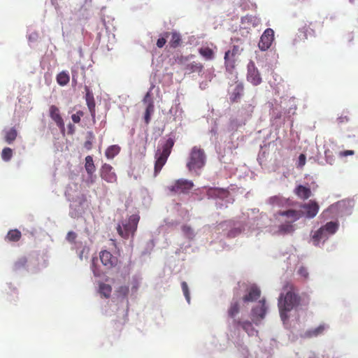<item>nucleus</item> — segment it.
Masks as SVG:
<instances>
[{
	"mask_svg": "<svg viewBox=\"0 0 358 358\" xmlns=\"http://www.w3.org/2000/svg\"><path fill=\"white\" fill-rule=\"evenodd\" d=\"M50 116L52 120L56 123L57 126L62 130H64V122L62 117L59 110L56 106H51L50 107Z\"/></svg>",
	"mask_w": 358,
	"mask_h": 358,
	"instance_id": "dca6fc26",
	"label": "nucleus"
},
{
	"mask_svg": "<svg viewBox=\"0 0 358 358\" xmlns=\"http://www.w3.org/2000/svg\"><path fill=\"white\" fill-rule=\"evenodd\" d=\"M267 307L266 306V299H262L259 301V304L252 308L251 319L255 324L259 323L265 317Z\"/></svg>",
	"mask_w": 358,
	"mask_h": 358,
	"instance_id": "6e6552de",
	"label": "nucleus"
},
{
	"mask_svg": "<svg viewBox=\"0 0 358 358\" xmlns=\"http://www.w3.org/2000/svg\"><path fill=\"white\" fill-rule=\"evenodd\" d=\"M139 221L140 215L138 214L130 215L117 224V234L124 239H128L130 237L133 238L137 231Z\"/></svg>",
	"mask_w": 358,
	"mask_h": 358,
	"instance_id": "20e7f679",
	"label": "nucleus"
},
{
	"mask_svg": "<svg viewBox=\"0 0 358 358\" xmlns=\"http://www.w3.org/2000/svg\"><path fill=\"white\" fill-rule=\"evenodd\" d=\"M99 287L100 294L106 299L110 297L112 292V287L110 285L101 282Z\"/></svg>",
	"mask_w": 358,
	"mask_h": 358,
	"instance_id": "c756f323",
	"label": "nucleus"
},
{
	"mask_svg": "<svg viewBox=\"0 0 358 358\" xmlns=\"http://www.w3.org/2000/svg\"><path fill=\"white\" fill-rule=\"evenodd\" d=\"M187 69L190 70L192 72H201L203 69V66L201 63L198 62H193L188 64Z\"/></svg>",
	"mask_w": 358,
	"mask_h": 358,
	"instance_id": "72a5a7b5",
	"label": "nucleus"
},
{
	"mask_svg": "<svg viewBox=\"0 0 358 358\" xmlns=\"http://www.w3.org/2000/svg\"><path fill=\"white\" fill-rule=\"evenodd\" d=\"M355 154L354 150H348L340 152L339 156L340 157H347L348 155H353Z\"/></svg>",
	"mask_w": 358,
	"mask_h": 358,
	"instance_id": "de8ad7c7",
	"label": "nucleus"
},
{
	"mask_svg": "<svg viewBox=\"0 0 358 358\" xmlns=\"http://www.w3.org/2000/svg\"><path fill=\"white\" fill-rule=\"evenodd\" d=\"M182 231L184 235L189 239H192L194 237V232L193 229L189 225H183L182 227Z\"/></svg>",
	"mask_w": 358,
	"mask_h": 358,
	"instance_id": "e433bc0d",
	"label": "nucleus"
},
{
	"mask_svg": "<svg viewBox=\"0 0 358 358\" xmlns=\"http://www.w3.org/2000/svg\"><path fill=\"white\" fill-rule=\"evenodd\" d=\"M298 273L301 276H302L303 278H307L308 275V272L306 268H305L303 266H301L299 268Z\"/></svg>",
	"mask_w": 358,
	"mask_h": 358,
	"instance_id": "49530a36",
	"label": "nucleus"
},
{
	"mask_svg": "<svg viewBox=\"0 0 358 358\" xmlns=\"http://www.w3.org/2000/svg\"><path fill=\"white\" fill-rule=\"evenodd\" d=\"M351 2H353L352 0H350Z\"/></svg>",
	"mask_w": 358,
	"mask_h": 358,
	"instance_id": "603ef678",
	"label": "nucleus"
},
{
	"mask_svg": "<svg viewBox=\"0 0 358 358\" xmlns=\"http://www.w3.org/2000/svg\"><path fill=\"white\" fill-rule=\"evenodd\" d=\"M329 238V235L327 231L323 230L321 227L315 231L312 236V241L315 246L320 245V243H324Z\"/></svg>",
	"mask_w": 358,
	"mask_h": 358,
	"instance_id": "a211bd4d",
	"label": "nucleus"
},
{
	"mask_svg": "<svg viewBox=\"0 0 358 358\" xmlns=\"http://www.w3.org/2000/svg\"><path fill=\"white\" fill-rule=\"evenodd\" d=\"M206 163V155L200 145H195L189 151L186 166L189 171L199 174V171L204 167Z\"/></svg>",
	"mask_w": 358,
	"mask_h": 358,
	"instance_id": "7ed1b4c3",
	"label": "nucleus"
},
{
	"mask_svg": "<svg viewBox=\"0 0 358 358\" xmlns=\"http://www.w3.org/2000/svg\"><path fill=\"white\" fill-rule=\"evenodd\" d=\"M244 87L242 83L239 81L234 82L230 85L229 90V99L231 103L238 102L243 95Z\"/></svg>",
	"mask_w": 358,
	"mask_h": 358,
	"instance_id": "9d476101",
	"label": "nucleus"
},
{
	"mask_svg": "<svg viewBox=\"0 0 358 358\" xmlns=\"http://www.w3.org/2000/svg\"><path fill=\"white\" fill-rule=\"evenodd\" d=\"M278 215L289 220L278 227V233L283 235L293 233L295 230L294 222L302 217V213L300 210L294 209L279 211Z\"/></svg>",
	"mask_w": 358,
	"mask_h": 358,
	"instance_id": "423d86ee",
	"label": "nucleus"
},
{
	"mask_svg": "<svg viewBox=\"0 0 358 358\" xmlns=\"http://www.w3.org/2000/svg\"><path fill=\"white\" fill-rule=\"evenodd\" d=\"M76 238H77V234L73 231H69L67 234L66 239L69 242H71V243L75 242V240L76 239Z\"/></svg>",
	"mask_w": 358,
	"mask_h": 358,
	"instance_id": "a18cd8bd",
	"label": "nucleus"
},
{
	"mask_svg": "<svg viewBox=\"0 0 358 358\" xmlns=\"http://www.w3.org/2000/svg\"><path fill=\"white\" fill-rule=\"evenodd\" d=\"M194 187L192 181L187 179L176 180L171 185L168 187V189L173 194H187Z\"/></svg>",
	"mask_w": 358,
	"mask_h": 358,
	"instance_id": "0eeeda50",
	"label": "nucleus"
},
{
	"mask_svg": "<svg viewBox=\"0 0 358 358\" xmlns=\"http://www.w3.org/2000/svg\"><path fill=\"white\" fill-rule=\"evenodd\" d=\"M175 144V138L169 136L158 146L155 153L154 177H157L166 164Z\"/></svg>",
	"mask_w": 358,
	"mask_h": 358,
	"instance_id": "f03ea898",
	"label": "nucleus"
},
{
	"mask_svg": "<svg viewBox=\"0 0 358 358\" xmlns=\"http://www.w3.org/2000/svg\"><path fill=\"white\" fill-rule=\"evenodd\" d=\"M240 306L237 300H233L228 309V315L229 317L235 319L236 315L239 313Z\"/></svg>",
	"mask_w": 358,
	"mask_h": 358,
	"instance_id": "b1692460",
	"label": "nucleus"
},
{
	"mask_svg": "<svg viewBox=\"0 0 358 358\" xmlns=\"http://www.w3.org/2000/svg\"><path fill=\"white\" fill-rule=\"evenodd\" d=\"M85 101L87 100H90L91 99H94V94L90 90V87L87 85L85 86Z\"/></svg>",
	"mask_w": 358,
	"mask_h": 358,
	"instance_id": "37998d69",
	"label": "nucleus"
},
{
	"mask_svg": "<svg viewBox=\"0 0 358 358\" xmlns=\"http://www.w3.org/2000/svg\"><path fill=\"white\" fill-rule=\"evenodd\" d=\"M153 111H154V104H153V102L152 101H150L149 103L148 104L147 107H146L145 112V115H144V120H145V123L146 124H148L150 123V117H151V115L153 113Z\"/></svg>",
	"mask_w": 358,
	"mask_h": 358,
	"instance_id": "7c9ffc66",
	"label": "nucleus"
},
{
	"mask_svg": "<svg viewBox=\"0 0 358 358\" xmlns=\"http://www.w3.org/2000/svg\"><path fill=\"white\" fill-rule=\"evenodd\" d=\"M13 157V150L10 148H5L1 152V158L5 162H8Z\"/></svg>",
	"mask_w": 358,
	"mask_h": 358,
	"instance_id": "4c0bfd02",
	"label": "nucleus"
},
{
	"mask_svg": "<svg viewBox=\"0 0 358 358\" xmlns=\"http://www.w3.org/2000/svg\"><path fill=\"white\" fill-rule=\"evenodd\" d=\"M181 287H182V289L183 294H184L187 301L188 302H189V301H190V296H189V288H188V285H187V282H182L181 283Z\"/></svg>",
	"mask_w": 358,
	"mask_h": 358,
	"instance_id": "a19ab883",
	"label": "nucleus"
},
{
	"mask_svg": "<svg viewBox=\"0 0 358 358\" xmlns=\"http://www.w3.org/2000/svg\"><path fill=\"white\" fill-rule=\"evenodd\" d=\"M85 168L88 176H92L95 172L96 167L94 164L93 158L92 156L88 155L85 157Z\"/></svg>",
	"mask_w": 358,
	"mask_h": 358,
	"instance_id": "5701e85b",
	"label": "nucleus"
},
{
	"mask_svg": "<svg viewBox=\"0 0 358 358\" xmlns=\"http://www.w3.org/2000/svg\"><path fill=\"white\" fill-rule=\"evenodd\" d=\"M86 104L87 106V108L89 109V111L90 113V115L92 116V120L94 121L95 116H96V103L95 100L94 99H91L90 100H87L86 101Z\"/></svg>",
	"mask_w": 358,
	"mask_h": 358,
	"instance_id": "f704fd0d",
	"label": "nucleus"
},
{
	"mask_svg": "<svg viewBox=\"0 0 358 358\" xmlns=\"http://www.w3.org/2000/svg\"><path fill=\"white\" fill-rule=\"evenodd\" d=\"M101 263L107 268H112L117 265L118 259L113 256L109 251L103 250L99 255Z\"/></svg>",
	"mask_w": 358,
	"mask_h": 358,
	"instance_id": "ddd939ff",
	"label": "nucleus"
},
{
	"mask_svg": "<svg viewBox=\"0 0 358 358\" xmlns=\"http://www.w3.org/2000/svg\"><path fill=\"white\" fill-rule=\"evenodd\" d=\"M233 324L236 327H241L249 336L257 335L258 334V331L254 328L252 322L248 320L234 319Z\"/></svg>",
	"mask_w": 358,
	"mask_h": 358,
	"instance_id": "4468645a",
	"label": "nucleus"
},
{
	"mask_svg": "<svg viewBox=\"0 0 358 358\" xmlns=\"http://www.w3.org/2000/svg\"><path fill=\"white\" fill-rule=\"evenodd\" d=\"M248 80L253 85H258L262 83V78L258 69L255 67L253 62H250L248 64Z\"/></svg>",
	"mask_w": 358,
	"mask_h": 358,
	"instance_id": "f8f14e48",
	"label": "nucleus"
},
{
	"mask_svg": "<svg viewBox=\"0 0 358 358\" xmlns=\"http://www.w3.org/2000/svg\"><path fill=\"white\" fill-rule=\"evenodd\" d=\"M84 113L81 110L78 111L76 113L71 115V119L74 123H78L80 121L81 117H83Z\"/></svg>",
	"mask_w": 358,
	"mask_h": 358,
	"instance_id": "79ce46f5",
	"label": "nucleus"
},
{
	"mask_svg": "<svg viewBox=\"0 0 358 358\" xmlns=\"http://www.w3.org/2000/svg\"><path fill=\"white\" fill-rule=\"evenodd\" d=\"M232 41L234 44L231 48L225 52L224 57V66L227 71H231L234 69L238 57L244 50L243 40L235 37L232 39Z\"/></svg>",
	"mask_w": 358,
	"mask_h": 358,
	"instance_id": "39448f33",
	"label": "nucleus"
},
{
	"mask_svg": "<svg viewBox=\"0 0 358 358\" xmlns=\"http://www.w3.org/2000/svg\"><path fill=\"white\" fill-rule=\"evenodd\" d=\"M260 289L257 286L253 285L248 288V294L243 297V301L245 303L255 301L260 297Z\"/></svg>",
	"mask_w": 358,
	"mask_h": 358,
	"instance_id": "f3484780",
	"label": "nucleus"
},
{
	"mask_svg": "<svg viewBox=\"0 0 358 358\" xmlns=\"http://www.w3.org/2000/svg\"><path fill=\"white\" fill-rule=\"evenodd\" d=\"M56 79L59 85L65 86L69 83L70 77L66 71H63L57 74Z\"/></svg>",
	"mask_w": 358,
	"mask_h": 358,
	"instance_id": "bb28decb",
	"label": "nucleus"
},
{
	"mask_svg": "<svg viewBox=\"0 0 358 358\" xmlns=\"http://www.w3.org/2000/svg\"><path fill=\"white\" fill-rule=\"evenodd\" d=\"M113 167L108 164H104L101 169V177L108 182H114L117 180V176L112 171Z\"/></svg>",
	"mask_w": 358,
	"mask_h": 358,
	"instance_id": "2eb2a0df",
	"label": "nucleus"
},
{
	"mask_svg": "<svg viewBox=\"0 0 358 358\" xmlns=\"http://www.w3.org/2000/svg\"><path fill=\"white\" fill-rule=\"evenodd\" d=\"M120 151V148L117 145H113L109 146L105 152V155L108 159H113L115 157Z\"/></svg>",
	"mask_w": 358,
	"mask_h": 358,
	"instance_id": "cd10ccee",
	"label": "nucleus"
},
{
	"mask_svg": "<svg viewBox=\"0 0 358 358\" xmlns=\"http://www.w3.org/2000/svg\"><path fill=\"white\" fill-rule=\"evenodd\" d=\"M94 140V135L92 131H89L86 136V141L84 143V148L87 150H90L92 148L93 142Z\"/></svg>",
	"mask_w": 358,
	"mask_h": 358,
	"instance_id": "473e14b6",
	"label": "nucleus"
},
{
	"mask_svg": "<svg viewBox=\"0 0 358 358\" xmlns=\"http://www.w3.org/2000/svg\"><path fill=\"white\" fill-rule=\"evenodd\" d=\"M17 135V131L14 128H11L7 131L5 134V141L8 144L12 143L16 138Z\"/></svg>",
	"mask_w": 358,
	"mask_h": 358,
	"instance_id": "2f4dec72",
	"label": "nucleus"
},
{
	"mask_svg": "<svg viewBox=\"0 0 358 358\" xmlns=\"http://www.w3.org/2000/svg\"><path fill=\"white\" fill-rule=\"evenodd\" d=\"M170 36V33L169 32H166V33H164L162 36V37H160L157 41V46L159 48H162L164 47V45L166 44V39L169 37Z\"/></svg>",
	"mask_w": 358,
	"mask_h": 358,
	"instance_id": "ea45409f",
	"label": "nucleus"
},
{
	"mask_svg": "<svg viewBox=\"0 0 358 358\" xmlns=\"http://www.w3.org/2000/svg\"><path fill=\"white\" fill-rule=\"evenodd\" d=\"M321 228L327 231V234L330 236L336 232L338 228V224L336 222H329L325 225L321 227Z\"/></svg>",
	"mask_w": 358,
	"mask_h": 358,
	"instance_id": "a878e982",
	"label": "nucleus"
},
{
	"mask_svg": "<svg viewBox=\"0 0 358 358\" xmlns=\"http://www.w3.org/2000/svg\"><path fill=\"white\" fill-rule=\"evenodd\" d=\"M312 24L307 25L306 24L304 27H303L300 31L302 33H300V35L299 36V38L301 37V39L306 40L308 38V36H315V30L311 27Z\"/></svg>",
	"mask_w": 358,
	"mask_h": 358,
	"instance_id": "4be33fe9",
	"label": "nucleus"
},
{
	"mask_svg": "<svg viewBox=\"0 0 358 358\" xmlns=\"http://www.w3.org/2000/svg\"><path fill=\"white\" fill-rule=\"evenodd\" d=\"M300 303L301 297L296 288L292 283L287 282L284 285L282 292L278 300V307L281 320L285 322L289 318L288 313L297 308Z\"/></svg>",
	"mask_w": 358,
	"mask_h": 358,
	"instance_id": "f257e3e1",
	"label": "nucleus"
},
{
	"mask_svg": "<svg viewBox=\"0 0 358 358\" xmlns=\"http://www.w3.org/2000/svg\"><path fill=\"white\" fill-rule=\"evenodd\" d=\"M199 54L206 60H212L215 57V52L209 47H201L199 49Z\"/></svg>",
	"mask_w": 358,
	"mask_h": 358,
	"instance_id": "393cba45",
	"label": "nucleus"
},
{
	"mask_svg": "<svg viewBox=\"0 0 358 358\" xmlns=\"http://www.w3.org/2000/svg\"><path fill=\"white\" fill-rule=\"evenodd\" d=\"M301 207L304 210L303 212L300 210L302 213V216L304 215L308 219L315 217L320 209L318 203L313 200H310L309 202L301 205Z\"/></svg>",
	"mask_w": 358,
	"mask_h": 358,
	"instance_id": "9b49d317",
	"label": "nucleus"
},
{
	"mask_svg": "<svg viewBox=\"0 0 358 358\" xmlns=\"http://www.w3.org/2000/svg\"><path fill=\"white\" fill-rule=\"evenodd\" d=\"M339 120H340V122H343V117H340V118H339Z\"/></svg>",
	"mask_w": 358,
	"mask_h": 358,
	"instance_id": "3c124183",
	"label": "nucleus"
},
{
	"mask_svg": "<svg viewBox=\"0 0 358 358\" xmlns=\"http://www.w3.org/2000/svg\"><path fill=\"white\" fill-rule=\"evenodd\" d=\"M274 41V31L272 29H266L258 43L259 49L262 51L267 50L272 45Z\"/></svg>",
	"mask_w": 358,
	"mask_h": 358,
	"instance_id": "1a4fd4ad",
	"label": "nucleus"
},
{
	"mask_svg": "<svg viewBox=\"0 0 358 358\" xmlns=\"http://www.w3.org/2000/svg\"><path fill=\"white\" fill-rule=\"evenodd\" d=\"M170 36H171L169 41L170 46L173 48L178 47L181 43L180 35L177 32H171L170 33Z\"/></svg>",
	"mask_w": 358,
	"mask_h": 358,
	"instance_id": "c85d7f7f",
	"label": "nucleus"
},
{
	"mask_svg": "<svg viewBox=\"0 0 358 358\" xmlns=\"http://www.w3.org/2000/svg\"><path fill=\"white\" fill-rule=\"evenodd\" d=\"M148 97H150V92H148L146 94V95L145 96V98H144V101L146 102L147 101V99H148Z\"/></svg>",
	"mask_w": 358,
	"mask_h": 358,
	"instance_id": "09e8293b",
	"label": "nucleus"
},
{
	"mask_svg": "<svg viewBox=\"0 0 358 358\" xmlns=\"http://www.w3.org/2000/svg\"><path fill=\"white\" fill-rule=\"evenodd\" d=\"M22 234L18 229H10L5 237V240L8 242H17L20 240Z\"/></svg>",
	"mask_w": 358,
	"mask_h": 358,
	"instance_id": "412c9836",
	"label": "nucleus"
},
{
	"mask_svg": "<svg viewBox=\"0 0 358 358\" xmlns=\"http://www.w3.org/2000/svg\"><path fill=\"white\" fill-rule=\"evenodd\" d=\"M306 157L304 154H301L299 157L298 167L302 168L306 164Z\"/></svg>",
	"mask_w": 358,
	"mask_h": 358,
	"instance_id": "c03bdc74",
	"label": "nucleus"
},
{
	"mask_svg": "<svg viewBox=\"0 0 358 358\" xmlns=\"http://www.w3.org/2000/svg\"><path fill=\"white\" fill-rule=\"evenodd\" d=\"M111 241H112V242H113V245L114 246H116V243H115V241L114 240H111Z\"/></svg>",
	"mask_w": 358,
	"mask_h": 358,
	"instance_id": "8fccbe9b",
	"label": "nucleus"
},
{
	"mask_svg": "<svg viewBox=\"0 0 358 358\" xmlns=\"http://www.w3.org/2000/svg\"><path fill=\"white\" fill-rule=\"evenodd\" d=\"M118 296L122 297H127L129 292V288L127 285H122L118 287L116 291Z\"/></svg>",
	"mask_w": 358,
	"mask_h": 358,
	"instance_id": "58836bf2",
	"label": "nucleus"
},
{
	"mask_svg": "<svg viewBox=\"0 0 358 358\" xmlns=\"http://www.w3.org/2000/svg\"><path fill=\"white\" fill-rule=\"evenodd\" d=\"M27 263V259L25 257H22L19 258L13 265V269L15 271H18L22 268H24Z\"/></svg>",
	"mask_w": 358,
	"mask_h": 358,
	"instance_id": "c9c22d12",
	"label": "nucleus"
},
{
	"mask_svg": "<svg viewBox=\"0 0 358 358\" xmlns=\"http://www.w3.org/2000/svg\"><path fill=\"white\" fill-rule=\"evenodd\" d=\"M326 329L327 326L325 324H320V326L315 329H310L306 331L305 336L306 338L316 337L320 334H322Z\"/></svg>",
	"mask_w": 358,
	"mask_h": 358,
	"instance_id": "aec40b11",
	"label": "nucleus"
},
{
	"mask_svg": "<svg viewBox=\"0 0 358 358\" xmlns=\"http://www.w3.org/2000/svg\"><path fill=\"white\" fill-rule=\"evenodd\" d=\"M295 194L300 199H308L312 194L309 187L299 185L294 189Z\"/></svg>",
	"mask_w": 358,
	"mask_h": 358,
	"instance_id": "6ab92c4d",
	"label": "nucleus"
}]
</instances>
